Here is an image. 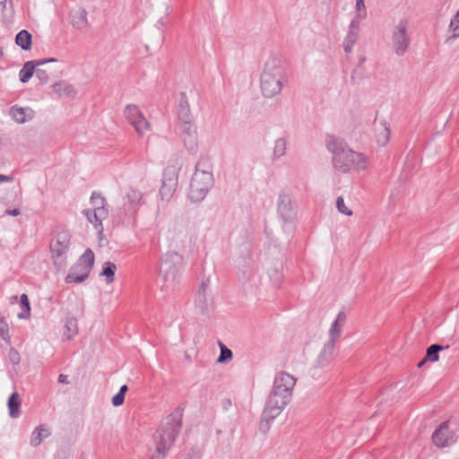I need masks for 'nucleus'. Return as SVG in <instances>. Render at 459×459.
<instances>
[{
	"instance_id": "ddd939ff",
	"label": "nucleus",
	"mask_w": 459,
	"mask_h": 459,
	"mask_svg": "<svg viewBox=\"0 0 459 459\" xmlns=\"http://www.w3.org/2000/svg\"><path fill=\"white\" fill-rule=\"evenodd\" d=\"M179 137L186 151L195 154L198 151V132L195 123L178 124Z\"/></svg>"
},
{
	"instance_id": "a19ab883",
	"label": "nucleus",
	"mask_w": 459,
	"mask_h": 459,
	"mask_svg": "<svg viewBox=\"0 0 459 459\" xmlns=\"http://www.w3.org/2000/svg\"><path fill=\"white\" fill-rule=\"evenodd\" d=\"M449 30L453 33V38L455 39L459 37V10L455 13V15L451 19Z\"/></svg>"
},
{
	"instance_id": "20e7f679",
	"label": "nucleus",
	"mask_w": 459,
	"mask_h": 459,
	"mask_svg": "<svg viewBox=\"0 0 459 459\" xmlns=\"http://www.w3.org/2000/svg\"><path fill=\"white\" fill-rule=\"evenodd\" d=\"M213 184L214 178L211 165L206 161H198L190 183L189 199L193 203L203 201Z\"/></svg>"
},
{
	"instance_id": "7ed1b4c3",
	"label": "nucleus",
	"mask_w": 459,
	"mask_h": 459,
	"mask_svg": "<svg viewBox=\"0 0 459 459\" xmlns=\"http://www.w3.org/2000/svg\"><path fill=\"white\" fill-rule=\"evenodd\" d=\"M181 414L178 411L165 417L153 436L156 454L151 459H162L172 446L181 426Z\"/></svg>"
},
{
	"instance_id": "9d476101",
	"label": "nucleus",
	"mask_w": 459,
	"mask_h": 459,
	"mask_svg": "<svg viewBox=\"0 0 459 459\" xmlns=\"http://www.w3.org/2000/svg\"><path fill=\"white\" fill-rule=\"evenodd\" d=\"M124 116L138 135L142 136L151 130V124L138 106L134 104L126 105L124 109Z\"/></svg>"
},
{
	"instance_id": "f257e3e1",
	"label": "nucleus",
	"mask_w": 459,
	"mask_h": 459,
	"mask_svg": "<svg viewBox=\"0 0 459 459\" xmlns=\"http://www.w3.org/2000/svg\"><path fill=\"white\" fill-rule=\"evenodd\" d=\"M288 82L285 58L280 53H272L264 62L260 74V89L265 98L281 93Z\"/></svg>"
},
{
	"instance_id": "864d4df0",
	"label": "nucleus",
	"mask_w": 459,
	"mask_h": 459,
	"mask_svg": "<svg viewBox=\"0 0 459 459\" xmlns=\"http://www.w3.org/2000/svg\"><path fill=\"white\" fill-rule=\"evenodd\" d=\"M58 382L62 384H66L67 382V376L60 374L58 377Z\"/></svg>"
},
{
	"instance_id": "c756f323",
	"label": "nucleus",
	"mask_w": 459,
	"mask_h": 459,
	"mask_svg": "<svg viewBox=\"0 0 459 459\" xmlns=\"http://www.w3.org/2000/svg\"><path fill=\"white\" fill-rule=\"evenodd\" d=\"M50 435L49 429L41 425L34 429L30 437V445L32 446H38L41 441Z\"/></svg>"
},
{
	"instance_id": "a878e982",
	"label": "nucleus",
	"mask_w": 459,
	"mask_h": 459,
	"mask_svg": "<svg viewBox=\"0 0 459 459\" xmlns=\"http://www.w3.org/2000/svg\"><path fill=\"white\" fill-rule=\"evenodd\" d=\"M376 138L379 145L385 146L390 138V129L384 121L375 125Z\"/></svg>"
},
{
	"instance_id": "c9c22d12",
	"label": "nucleus",
	"mask_w": 459,
	"mask_h": 459,
	"mask_svg": "<svg viewBox=\"0 0 459 459\" xmlns=\"http://www.w3.org/2000/svg\"><path fill=\"white\" fill-rule=\"evenodd\" d=\"M21 308L22 311L18 313L17 316L20 319H27L30 316V307L26 294L21 296Z\"/></svg>"
},
{
	"instance_id": "4be33fe9",
	"label": "nucleus",
	"mask_w": 459,
	"mask_h": 459,
	"mask_svg": "<svg viewBox=\"0 0 459 459\" xmlns=\"http://www.w3.org/2000/svg\"><path fill=\"white\" fill-rule=\"evenodd\" d=\"M71 23L74 28L81 31L88 28L87 12L81 7L73 9L70 13Z\"/></svg>"
},
{
	"instance_id": "6e6552de",
	"label": "nucleus",
	"mask_w": 459,
	"mask_h": 459,
	"mask_svg": "<svg viewBox=\"0 0 459 459\" xmlns=\"http://www.w3.org/2000/svg\"><path fill=\"white\" fill-rule=\"evenodd\" d=\"M70 233L66 230L59 231L50 244L52 258L58 269L64 268L66 264L67 253L70 247Z\"/></svg>"
},
{
	"instance_id": "2eb2a0df",
	"label": "nucleus",
	"mask_w": 459,
	"mask_h": 459,
	"mask_svg": "<svg viewBox=\"0 0 459 459\" xmlns=\"http://www.w3.org/2000/svg\"><path fill=\"white\" fill-rule=\"evenodd\" d=\"M295 385L296 378L292 375L281 371L274 377L272 390L291 399Z\"/></svg>"
},
{
	"instance_id": "09e8293b",
	"label": "nucleus",
	"mask_w": 459,
	"mask_h": 459,
	"mask_svg": "<svg viewBox=\"0 0 459 459\" xmlns=\"http://www.w3.org/2000/svg\"><path fill=\"white\" fill-rule=\"evenodd\" d=\"M84 213V215L87 217V220L95 225V220H94V216H93V210H91V209H87V210H84L82 212Z\"/></svg>"
},
{
	"instance_id": "5701e85b",
	"label": "nucleus",
	"mask_w": 459,
	"mask_h": 459,
	"mask_svg": "<svg viewBox=\"0 0 459 459\" xmlns=\"http://www.w3.org/2000/svg\"><path fill=\"white\" fill-rule=\"evenodd\" d=\"M52 91L57 98H74L76 91L72 84L65 81H60L52 85Z\"/></svg>"
},
{
	"instance_id": "cd10ccee",
	"label": "nucleus",
	"mask_w": 459,
	"mask_h": 459,
	"mask_svg": "<svg viewBox=\"0 0 459 459\" xmlns=\"http://www.w3.org/2000/svg\"><path fill=\"white\" fill-rule=\"evenodd\" d=\"M21 398L20 394L16 392L13 393L8 399V409L9 415L11 418L16 419L20 416V407H21Z\"/></svg>"
},
{
	"instance_id": "dca6fc26",
	"label": "nucleus",
	"mask_w": 459,
	"mask_h": 459,
	"mask_svg": "<svg viewBox=\"0 0 459 459\" xmlns=\"http://www.w3.org/2000/svg\"><path fill=\"white\" fill-rule=\"evenodd\" d=\"M178 118L179 124H190L194 122V116L192 114L187 96L185 92H180L178 106Z\"/></svg>"
},
{
	"instance_id": "423d86ee",
	"label": "nucleus",
	"mask_w": 459,
	"mask_h": 459,
	"mask_svg": "<svg viewBox=\"0 0 459 459\" xmlns=\"http://www.w3.org/2000/svg\"><path fill=\"white\" fill-rule=\"evenodd\" d=\"M276 204L282 231L289 237L296 229L297 206L287 190H281L279 193Z\"/></svg>"
},
{
	"instance_id": "b1692460",
	"label": "nucleus",
	"mask_w": 459,
	"mask_h": 459,
	"mask_svg": "<svg viewBox=\"0 0 459 459\" xmlns=\"http://www.w3.org/2000/svg\"><path fill=\"white\" fill-rule=\"evenodd\" d=\"M334 351V343L332 342H326L317 358V368H325L330 365Z\"/></svg>"
},
{
	"instance_id": "1a4fd4ad",
	"label": "nucleus",
	"mask_w": 459,
	"mask_h": 459,
	"mask_svg": "<svg viewBox=\"0 0 459 459\" xmlns=\"http://www.w3.org/2000/svg\"><path fill=\"white\" fill-rule=\"evenodd\" d=\"M459 438V428L450 421L442 422L432 434V442L438 448L453 446Z\"/></svg>"
},
{
	"instance_id": "e433bc0d",
	"label": "nucleus",
	"mask_w": 459,
	"mask_h": 459,
	"mask_svg": "<svg viewBox=\"0 0 459 459\" xmlns=\"http://www.w3.org/2000/svg\"><path fill=\"white\" fill-rule=\"evenodd\" d=\"M367 17V10L364 4V0H356V14L352 20L360 21L364 20Z\"/></svg>"
},
{
	"instance_id": "f03ea898",
	"label": "nucleus",
	"mask_w": 459,
	"mask_h": 459,
	"mask_svg": "<svg viewBox=\"0 0 459 459\" xmlns=\"http://www.w3.org/2000/svg\"><path fill=\"white\" fill-rule=\"evenodd\" d=\"M325 144L332 153V162L335 169L347 173L359 172L368 168V158L363 153L350 149L342 140L328 135Z\"/></svg>"
},
{
	"instance_id": "4c0bfd02",
	"label": "nucleus",
	"mask_w": 459,
	"mask_h": 459,
	"mask_svg": "<svg viewBox=\"0 0 459 459\" xmlns=\"http://www.w3.org/2000/svg\"><path fill=\"white\" fill-rule=\"evenodd\" d=\"M13 5L11 0H0V16L6 19L12 14Z\"/></svg>"
},
{
	"instance_id": "72a5a7b5",
	"label": "nucleus",
	"mask_w": 459,
	"mask_h": 459,
	"mask_svg": "<svg viewBox=\"0 0 459 459\" xmlns=\"http://www.w3.org/2000/svg\"><path fill=\"white\" fill-rule=\"evenodd\" d=\"M116 270H117V266L114 263L105 262L103 264L100 275L106 277V282L108 284L112 283L114 281Z\"/></svg>"
},
{
	"instance_id": "6ab92c4d",
	"label": "nucleus",
	"mask_w": 459,
	"mask_h": 459,
	"mask_svg": "<svg viewBox=\"0 0 459 459\" xmlns=\"http://www.w3.org/2000/svg\"><path fill=\"white\" fill-rule=\"evenodd\" d=\"M347 316L344 312L341 311L337 314L335 319L332 322L328 331V341L335 343L336 340L341 336L346 323Z\"/></svg>"
},
{
	"instance_id": "bb28decb",
	"label": "nucleus",
	"mask_w": 459,
	"mask_h": 459,
	"mask_svg": "<svg viewBox=\"0 0 459 459\" xmlns=\"http://www.w3.org/2000/svg\"><path fill=\"white\" fill-rule=\"evenodd\" d=\"M31 113L32 110L29 108H17L14 106L10 109V116L20 124L25 123L28 118H30Z\"/></svg>"
},
{
	"instance_id": "0eeeda50",
	"label": "nucleus",
	"mask_w": 459,
	"mask_h": 459,
	"mask_svg": "<svg viewBox=\"0 0 459 459\" xmlns=\"http://www.w3.org/2000/svg\"><path fill=\"white\" fill-rule=\"evenodd\" d=\"M94 265V253L88 248L79 260L70 268L65 277L66 283H80L84 281Z\"/></svg>"
},
{
	"instance_id": "ea45409f",
	"label": "nucleus",
	"mask_w": 459,
	"mask_h": 459,
	"mask_svg": "<svg viewBox=\"0 0 459 459\" xmlns=\"http://www.w3.org/2000/svg\"><path fill=\"white\" fill-rule=\"evenodd\" d=\"M275 418H271L268 415H265V411L264 410L261 416V420L259 424L260 430L264 433L267 432L271 427V422Z\"/></svg>"
},
{
	"instance_id": "9b49d317",
	"label": "nucleus",
	"mask_w": 459,
	"mask_h": 459,
	"mask_svg": "<svg viewBox=\"0 0 459 459\" xmlns=\"http://www.w3.org/2000/svg\"><path fill=\"white\" fill-rule=\"evenodd\" d=\"M178 169L168 166L163 172L162 185L160 189V199L166 203L171 200L178 186Z\"/></svg>"
},
{
	"instance_id": "4468645a",
	"label": "nucleus",
	"mask_w": 459,
	"mask_h": 459,
	"mask_svg": "<svg viewBox=\"0 0 459 459\" xmlns=\"http://www.w3.org/2000/svg\"><path fill=\"white\" fill-rule=\"evenodd\" d=\"M290 401V398L271 389L264 408L265 415L271 418H277Z\"/></svg>"
},
{
	"instance_id": "7c9ffc66",
	"label": "nucleus",
	"mask_w": 459,
	"mask_h": 459,
	"mask_svg": "<svg viewBox=\"0 0 459 459\" xmlns=\"http://www.w3.org/2000/svg\"><path fill=\"white\" fill-rule=\"evenodd\" d=\"M448 346H446V348ZM445 349H446V347H444V346H442L440 344H432V345H430L427 349L426 358L422 361H420L418 366L421 367L425 363L426 359L433 361V362L437 361L438 359H439V357H438L439 351H443Z\"/></svg>"
},
{
	"instance_id": "a18cd8bd",
	"label": "nucleus",
	"mask_w": 459,
	"mask_h": 459,
	"mask_svg": "<svg viewBox=\"0 0 459 459\" xmlns=\"http://www.w3.org/2000/svg\"><path fill=\"white\" fill-rule=\"evenodd\" d=\"M35 75L40 81L41 83H46L48 81V74L44 69L36 67Z\"/></svg>"
},
{
	"instance_id": "8fccbe9b",
	"label": "nucleus",
	"mask_w": 459,
	"mask_h": 459,
	"mask_svg": "<svg viewBox=\"0 0 459 459\" xmlns=\"http://www.w3.org/2000/svg\"><path fill=\"white\" fill-rule=\"evenodd\" d=\"M7 333H8L7 325L4 322L0 321V336L4 338L5 335L7 334Z\"/></svg>"
},
{
	"instance_id": "de8ad7c7",
	"label": "nucleus",
	"mask_w": 459,
	"mask_h": 459,
	"mask_svg": "<svg viewBox=\"0 0 459 459\" xmlns=\"http://www.w3.org/2000/svg\"><path fill=\"white\" fill-rule=\"evenodd\" d=\"M125 401V395L122 394V393H117L113 398H112V404L116 407L120 406L123 404Z\"/></svg>"
},
{
	"instance_id": "473e14b6",
	"label": "nucleus",
	"mask_w": 459,
	"mask_h": 459,
	"mask_svg": "<svg viewBox=\"0 0 459 459\" xmlns=\"http://www.w3.org/2000/svg\"><path fill=\"white\" fill-rule=\"evenodd\" d=\"M15 42L24 50H29L31 48V34L26 30H21L15 38Z\"/></svg>"
},
{
	"instance_id": "49530a36",
	"label": "nucleus",
	"mask_w": 459,
	"mask_h": 459,
	"mask_svg": "<svg viewBox=\"0 0 459 459\" xmlns=\"http://www.w3.org/2000/svg\"><path fill=\"white\" fill-rule=\"evenodd\" d=\"M186 236H185L183 238L178 239L176 234L172 238V245L175 246L177 248L185 247L187 243Z\"/></svg>"
},
{
	"instance_id": "2f4dec72",
	"label": "nucleus",
	"mask_w": 459,
	"mask_h": 459,
	"mask_svg": "<svg viewBox=\"0 0 459 459\" xmlns=\"http://www.w3.org/2000/svg\"><path fill=\"white\" fill-rule=\"evenodd\" d=\"M78 333L77 320L74 317H70L66 320L64 327V337L66 340H71Z\"/></svg>"
},
{
	"instance_id": "39448f33",
	"label": "nucleus",
	"mask_w": 459,
	"mask_h": 459,
	"mask_svg": "<svg viewBox=\"0 0 459 459\" xmlns=\"http://www.w3.org/2000/svg\"><path fill=\"white\" fill-rule=\"evenodd\" d=\"M184 258L178 251L163 254L159 264V278L168 287L175 285L182 273Z\"/></svg>"
},
{
	"instance_id": "3c124183",
	"label": "nucleus",
	"mask_w": 459,
	"mask_h": 459,
	"mask_svg": "<svg viewBox=\"0 0 459 459\" xmlns=\"http://www.w3.org/2000/svg\"><path fill=\"white\" fill-rule=\"evenodd\" d=\"M13 178L9 176L0 174V184L4 182H11Z\"/></svg>"
},
{
	"instance_id": "603ef678",
	"label": "nucleus",
	"mask_w": 459,
	"mask_h": 459,
	"mask_svg": "<svg viewBox=\"0 0 459 459\" xmlns=\"http://www.w3.org/2000/svg\"><path fill=\"white\" fill-rule=\"evenodd\" d=\"M6 213L11 216H18L21 212L18 209L7 210Z\"/></svg>"
},
{
	"instance_id": "aec40b11",
	"label": "nucleus",
	"mask_w": 459,
	"mask_h": 459,
	"mask_svg": "<svg viewBox=\"0 0 459 459\" xmlns=\"http://www.w3.org/2000/svg\"><path fill=\"white\" fill-rule=\"evenodd\" d=\"M208 287L209 280L203 281L195 297V306L202 313L206 312L212 304L211 299L208 297Z\"/></svg>"
},
{
	"instance_id": "f8f14e48",
	"label": "nucleus",
	"mask_w": 459,
	"mask_h": 459,
	"mask_svg": "<svg viewBox=\"0 0 459 459\" xmlns=\"http://www.w3.org/2000/svg\"><path fill=\"white\" fill-rule=\"evenodd\" d=\"M407 31L408 22L405 20H401L393 31V47L395 54L399 56L404 55L411 43Z\"/></svg>"
},
{
	"instance_id": "a211bd4d",
	"label": "nucleus",
	"mask_w": 459,
	"mask_h": 459,
	"mask_svg": "<svg viewBox=\"0 0 459 459\" xmlns=\"http://www.w3.org/2000/svg\"><path fill=\"white\" fill-rule=\"evenodd\" d=\"M56 59H55V58H49V59H41V60H38V61L26 62L23 65L22 68L19 72L20 81L23 83L29 82V80L35 74V69L37 66L45 65L49 62H56Z\"/></svg>"
},
{
	"instance_id": "c03bdc74",
	"label": "nucleus",
	"mask_w": 459,
	"mask_h": 459,
	"mask_svg": "<svg viewBox=\"0 0 459 459\" xmlns=\"http://www.w3.org/2000/svg\"><path fill=\"white\" fill-rule=\"evenodd\" d=\"M8 359L13 365H18L21 362V356L18 351L11 348L8 351Z\"/></svg>"
},
{
	"instance_id": "393cba45",
	"label": "nucleus",
	"mask_w": 459,
	"mask_h": 459,
	"mask_svg": "<svg viewBox=\"0 0 459 459\" xmlns=\"http://www.w3.org/2000/svg\"><path fill=\"white\" fill-rule=\"evenodd\" d=\"M267 274L272 281L274 287L280 286L282 278V264L281 262H275L273 264H268L266 267Z\"/></svg>"
},
{
	"instance_id": "37998d69",
	"label": "nucleus",
	"mask_w": 459,
	"mask_h": 459,
	"mask_svg": "<svg viewBox=\"0 0 459 459\" xmlns=\"http://www.w3.org/2000/svg\"><path fill=\"white\" fill-rule=\"evenodd\" d=\"M91 202L93 206V209L105 206V199L100 194L97 193H92L91 196Z\"/></svg>"
},
{
	"instance_id": "f704fd0d",
	"label": "nucleus",
	"mask_w": 459,
	"mask_h": 459,
	"mask_svg": "<svg viewBox=\"0 0 459 459\" xmlns=\"http://www.w3.org/2000/svg\"><path fill=\"white\" fill-rule=\"evenodd\" d=\"M108 210L104 207H99L93 209V216L95 220V228L99 230H102L101 221L108 217Z\"/></svg>"
},
{
	"instance_id": "f3484780",
	"label": "nucleus",
	"mask_w": 459,
	"mask_h": 459,
	"mask_svg": "<svg viewBox=\"0 0 459 459\" xmlns=\"http://www.w3.org/2000/svg\"><path fill=\"white\" fill-rule=\"evenodd\" d=\"M143 195L140 191L134 188H128L126 193V202L124 204L125 212L128 215L134 214L142 204Z\"/></svg>"
},
{
	"instance_id": "58836bf2",
	"label": "nucleus",
	"mask_w": 459,
	"mask_h": 459,
	"mask_svg": "<svg viewBox=\"0 0 459 459\" xmlns=\"http://www.w3.org/2000/svg\"><path fill=\"white\" fill-rule=\"evenodd\" d=\"M221 353L217 359L219 363L226 362L232 359V351L221 342L220 343Z\"/></svg>"
},
{
	"instance_id": "c85d7f7f",
	"label": "nucleus",
	"mask_w": 459,
	"mask_h": 459,
	"mask_svg": "<svg viewBox=\"0 0 459 459\" xmlns=\"http://www.w3.org/2000/svg\"><path fill=\"white\" fill-rule=\"evenodd\" d=\"M288 141L285 137L278 138L274 141L272 159L278 160L286 154Z\"/></svg>"
},
{
	"instance_id": "412c9836",
	"label": "nucleus",
	"mask_w": 459,
	"mask_h": 459,
	"mask_svg": "<svg viewBox=\"0 0 459 459\" xmlns=\"http://www.w3.org/2000/svg\"><path fill=\"white\" fill-rule=\"evenodd\" d=\"M359 30V22H358V20H352L348 33L343 39V48L346 53L352 51L353 46L358 40Z\"/></svg>"
},
{
	"instance_id": "5fc2aeb1",
	"label": "nucleus",
	"mask_w": 459,
	"mask_h": 459,
	"mask_svg": "<svg viewBox=\"0 0 459 459\" xmlns=\"http://www.w3.org/2000/svg\"><path fill=\"white\" fill-rule=\"evenodd\" d=\"M128 390V387L126 385H124L120 387L119 389V392L118 393H122V394H126V391Z\"/></svg>"
},
{
	"instance_id": "79ce46f5",
	"label": "nucleus",
	"mask_w": 459,
	"mask_h": 459,
	"mask_svg": "<svg viewBox=\"0 0 459 459\" xmlns=\"http://www.w3.org/2000/svg\"><path fill=\"white\" fill-rule=\"evenodd\" d=\"M336 208H337L338 212L342 214H344L347 216L352 215V211L349 207L346 206L344 200L342 196H339L336 200Z\"/></svg>"
}]
</instances>
